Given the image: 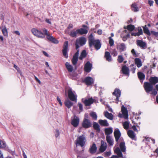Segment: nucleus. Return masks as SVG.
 Returning a JSON list of instances; mask_svg holds the SVG:
<instances>
[{
  "instance_id": "f257e3e1",
  "label": "nucleus",
  "mask_w": 158,
  "mask_h": 158,
  "mask_svg": "<svg viewBox=\"0 0 158 158\" xmlns=\"http://www.w3.org/2000/svg\"><path fill=\"white\" fill-rule=\"evenodd\" d=\"M89 45L90 47H91L93 45L94 46L95 49L98 50L101 47V44L99 40H95L92 33L88 37Z\"/></svg>"
},
{
  "instance_id": "f03ea898",
  "label": "nucleus",
  "mask_w": 158,
  "mask_h": 158,
  "mask_svg": "<svg viewBox=\"0 0 158 158\" xmlns=\"http://www.w3.org/2000/svg\"><path fill=\"white\" fill-rule=\"evenodd\" d=\"M88 30L87 29L82 28L77 29L76 30L73 29L70 31L69 35L72 37L76 38L77 36V34L82 35L86 34L87 33Z\"/></svg>"
},
{
  "instance_id": "7ed1b4c3",
  "label": "nucleus",
  "mask_w": 158,
  "mask_h": 158,
  "mask_svg": "<svg viewBox=\"0 0 158 158\" xmlns=\"http://www.w3.org/2000/svg\"><path fill=\"white\" fill-rule=\"evenodd\" d=\"M86 142V139L85 136L82 135L77 138L75 143L77 146H80L83 147L85 145Z\"/></svg>"
},
{
  "instance_id": "20e7f679",
  "label": "nucleus",
  "mask_w": 158,
  "mask_h": 158,
  "mask_svg": "<svg viewBox=\"0 0 158 158\" xmlns=\"http://www.w3.org/2000/svg\"><path fill=\"white\" fill-rule=\"evenodd\" d=\"M86 42V38L84 37H81L77 39L75 42L76 49L77 50L80 47L79 45L83 46L84 45Z\"/></svg>"
},
{
  "instance_id": "39448f33",
  "label": "nucleus",
  "mask_w": 158,
  "mask_h": 158,
  "mask_svg": "<svg viewBox=\"0 0 158 158\" xmlns=\"http://www.w3.org/2000/svg\"><path fill=\"white\" fill-rule=\"evenodd\" d=\"M68 41H65L64 42L63 46L62 52L63 56L66 58H67L68 57Z\"/></svg>"
},
{
  "instance_id": "423d86ee",
  "label": "nucleus",
  "mask_w": 158,
  "mask_h": 158,
  "mask_svg": "<svg viewBox=\"0 0 158 158\" xmlns=\"http://www.w3.org/2000/svg\"><path fill=\"white\" fill-rule=\"evenodd\" d=\"M31 31L34 35L38 38H44L46 35L44 32L43 33L41 31H39L36 28H32L31 30Z\"/></svg>"
},
{
  "instance_id": "0eeeda50",
  "label": "nucleus",
  "mask_w": 158,
  "mask_h": 158,
  "mask_svg": "<svg viewBox=\"0 0 158 158\" xmlns=\"http://www.w3.org/2000/svg\"><path fill=\"white\" fill-rule=\"evenodd\" d=\"M42 31L43 32H44V34L46 35L47 36V38L48 40L53 43L56 44L58 43L59 41L57 40L52 36L49 35L48 34V31L46 29L44 28L43 29Z\"/></svg>"
},
{
  "instance_id": "6e6552de",
  "label": "nucleus",
  "mask_w": 158,
  "mask_h": 158,
  "mask_svg": "<svg viewBox=\"0 0 158 158\" xmlns=\"http://www.w3.org/2000/svg\"><path fill=\"white\" fill-rule=\"evenodd\" d=\"M153 85L149 82H144L143 84V87L146 92L149 93L152 91L153 89Z\"/></svg>"
},
{
  "instance_id": "1a4fd4ad",
  "label": "nucleus",
  "mask_w": 158,
  "mask_h": 158,
  "mask_svg": "<svg viewBox=\"0 0 158 158\" xmlns=\"http://www.w3.org/2000/svg\"><path fill=\"white\" fill-rule=\"evenodd\" d=\"M68 98L70 100L72 101L77 102V96L74 94L71 89H68Z\"/></svg>"
},
{
  "instance_id": "9d476101",
  "label": "nucleus",
  "mask_w": 158,
  "mask_h": 158,
  "mask_svg": "<svg viewBox=\"0 0 158 158\" xmlns=\"http://www.w3.org/2000/svg\"><path fill=\"white\" fill-rule=\"evenodd\" d=\"M83 82L87 86L92 85L94 82V80L93 78L90 77H87L85 78L83 81Z\"/></svg>"
},
{
  "instance_id": "9b49d317",
  "label": "nucleus",
  "mask_w": 158,
  "mask_h": 158,
  "mask_svg": "<svg viewBox=\"0 0 158 158\" xmlns=\"http://www.w3.org/2000/svg\"><path fill=\"white\" fill-rule=\"evenodd\" d=\"M82 126L84 128H88L91 127L92 124L89 120L85 119H83Z\"/></svg>"
},
{
  "instance_id": "f8f14e48",
  "label": "nucleus",
  "mask_w": 158,
  "mask_h": 158,
  "mask_svg": "<svg viewBox=\"0 0 158 158\" xmlns=\"http://www.w3.org/2000/svg\"><path fill=\"white\" fill-rule=\"evenodd\" d=\"M79 123V118L76 116H74L73 119L71 121V124L74 127H77L78 126Z\"/></svg>"
},
{
  "instance_id": "ddd939ff",
  "label": "nucleus",
  "mask_w": 158,
  "mask_h": 158,
  "mask_svg": "<svg viewBox=\"0 0 158 158\" xmlns=\"http://www.w3.org/2000/svg\"><path fill=\"white\" fill-rule=\"evenodd\" d=\"M121 93L120 90L117 88L115 89L113 93V95H115L116 97L115 101L117 103L119 101V98L121 96Z\"/></svg>"
},
{
  "instance_id": "4468645a",
  "label": "nucleus",
  "mask_w": 158,
  "mask_h": 158,
  "mask_svg": "<svg viewBox=\"0 0 158 158\" xmlns=\"http://www.w3.org/2000/svg\"><path fill=\"white\" fill-rule=\"evenodd\" d=\"M115 141L118 143V141L121 136V133L118 129H115L114 133Z\"/></svg>"
},
{
  "instance_id": "2eb2a0df",
  "label": "nucleus",
  "mask_w": 158,
  "mask_h": 158,
  "mask_svg": "<svg viewBox=\"0 0 158 158\" xmlns=\"http://www.w3.org/2000/svg\"><path fill=\"white\" fill-rule=\"evenodd\" d=\"M83 99H82V101L84 103L85 106H90L95 101V100L92 98H89L88 99H85L83 101Z\"/></svg>"
},
{
  "instance_id": "dca6fc26",
  "label": "nucleus",
  "mask_w": 158,
  "mask_h": 158,
  "mask_svg": "<svg viewBox=\"0 0 158 158\" xmlns=\"http://www.w3.org/2000/svg\"><path fill=\"white\" fill-rule=\"evenodd\" d=\"M79 51V49L77 50V52L75 53L73 56L72 61V64L73 65H76L77 63L78 60Z\"/></svg>"
},
{
  "instance_id": "f3484780",
  "label": "nucleus",
  "mask_w": 158,
  "mask_h": 158,
  "mask_svg": "<svg viewBox=\"0 0 158 158\" xmlns=\"http://www.w3.org/2000/svg\"><path fill=\"white\" fill-rule=\"evenodd\" d=\"M126 48L125 44L123 43L119 44L117 46V49L120 52L125 51Z\"/></svg>"
},
{
  "instance_id": "a211bd4d",
  "label": "nucleus",
  "mask_w": 158,
  "mask_h": 158,
  "mask_svg": "<svg viewBox=\"0 0 158 158\" xmlns=\"http://www.w3.org/2000/svg\"><path fill=\"white\" fill-rule=\"evenodd\" d=\"M121 111L123 118L126 119H127L128 118V115L127 108L123 106L121 107Z\"/></svg>"
},
{
  "instance_id": "6ab92c4d",
  "label": "nucleus",
  "mask_w": 158,
  "mask_h": 158,
  "mask_svg": "<svg viewBox=\"0 0 158 158\" xmlns=\"http://www.w3.org/2000/svg\"><path fill=\"white\" fill-rule=\"evenodd\" d=\"M92 66V64L89 61H87L85 65V71L87 73H89L91 70Z\"/></svg>"
},
{
  "instance_id": "aec40b11",
  "label": "nucleus",
  "mask_w": 158,
  "mask_h": 158,
  "mask_svg": "<svg viewBox=\"0 0 158 158\" xmlns=\"http://www.w3.org/2000/svg\"><path fill=\"white\" fill-rule=\"evenodd\" d=\"M107 148V145L106 143L103 140L101 142V145L99 148V151L101 152L105 151Z\"/></svg>"
},
{
  "instance_id": "412c9836",
  "label": "nucleus",
  "mask_w": 158,
  "mask_h": 158,
  "mask_svg": "<svg viewBox=\"0 0 158 158\" xmlns=\"http://www.w3.org/2000/svg\"><path fill=\"white\" fill-rule=\"evenodd\" d=\"M97 150V147L95 143H93L91 146L89 150V152L91 154H94L95 153Z\"/></svg>"
},
{
  "instance_id": "4be33fe9",
  "label": "nucleus",
  "mask_w": 158,
  "mask_h": 158,
  "mask_svg": "<svg viewBox=\"0 0 158 158\" xmlns=\"http://www.w3.org/2000/svg\"><path fill=\"white\" fill-rule=\"evenodd\" d=\"M136 42L137 45L139 46L141 48L143 49H144L146 48V44L144 42L141 40H137Z\"/></svg>"
},
{
  "instance_id": "5701e85b",
  "label": "nucleus",
  "mask_w": 158,
  "mask_h": 158,
  "mask_svg": "<svg viewBox=\"0 0 158 158\" xmlns=\"http://www.w3.org/2000/svg\"><path fill=\"white\" fill-rule=\"evenodd\" d=\"M121 71L122 72V73L125 75H129V70L128 67L126 65H123L121 69Z\"/></svg>"
},
{
  "instance_id": "b1692460",
  "label": "nucleus",
  "mask_w": 158,
  "mask_h": 158,
  "mask_svg": "<svg viewBox=\"0 0 158 158\" xmlns=\"http://www.w3.org/2000/svg\"><path fill=\"white\" fill-rule=\"evenodd\" d=\"M149 82L153 85H155L158 83V77H151L149 79Z\"/></svg>"
},
{
  "instance_id": "393cba45",
  "label": "nucleus",
  "mask_w": 158,
  "mask_h": 158,
  "mask_svg": "<svg viewBox=\"0 0 158 158\" xmlns=\"http://www.w3.org/2000/svg\"><path fill=\"white\" fill-rule=\"evenodd\" d=\"M104 57L106 58V60L110 62L112 60L111 56L110 55V53L108 52H105Z\"/></svg>"
},
{
  "instance_id": "a878e982",
  "label": "nucleus",
  "mask_w": 158,
  "mask_h": 158,
  "mask_svg": "<svg viewBox=\"0 0 158 158\" xmlns=\"http://www.w3.org/2000/svg\"><path fill=\"white\" fill-rule=\"evenodd\" d=\"M127 134L130 138L133 140L135 139V133L133 131L131 130H129L127 131Z\"/></svg>"
},
{
  "instance_id": "bb28decb",
  "label": "nucleus",
  "mask_w": 158,
  "mask_h": 158,
  "mask_svg": "<svg viewBox=\"0 0 158 158\" xmlns=\"http://www.w3.org/2000/svg\"><path fill=\"white\" fill-rule=\"evenodd\" d=\"M98 123L101 126L106 127L109 125L107 120L100 119L98 120Z\"/></svg>"
},
{
  "instance_id": "cd10ccee",
  "label": "nucleus",
  "mask_w": 158,
  "mask_h": 158,
  "mask_svg": "<svg viewBox=\"0 0 158 158\" xmlns=\"http://www.w3.org/2000/svg\"><path fill=\"white\" fill-rule=\"evenodd\" d=\"M93 127L94 129L98 133H99L100 131V129L99 125L96 122L93 123Z\"/></svg>"
},
{
  "instance_id": "c85d7f7f",
  "label": "nucleus",
  "mask_w": 158,
  "mask_h": 158,
  "mask_svg": "<svg viewBox=\"0 0 158 158\" xmlns=\"http://www.w3.org/2000/svg\"><path fill=\"white\" fill-rule=\"evenodd\" d=\"M106 139L109 146H112L113 145L114 141L110 136H106Z\"/></svg>"
},
{
  "instance_id": "c756f323",
  "label": "nucleus",
  "mask_w": 158,
  "mask_h": 158,
  "mask_svg": "<svg viewBox=\"0 0 158 158\" xmlns=\"http://www.w3.org/2000/svg\"><path fill=\"white\" fill-rule=\"evenodd\" d=\"M2 31L3 35L7 37L8 35V32L6 27L5 26L2 27Z\"/></svg>"
},
{
  "instance_id": "7c9ffc66",
  "label": "nucleus",
  "mask_w": 158,
  "mask_h": 158,
  "mask_svg": "<svg viewBox=\"0 0 158 158\" xmlns=\"http://www.w3.org/2000/svg\"><path fill=\"white\" fill-rule=\"evenodd\" d=\"M104 114L105 116L109 119L112 120L113 119V115L111 113H110L106 111L104 113Z\"/></svg>"
},
{
  "instance_id": "2f4dec72",
  "label": "nucleus",
  "mask_w": 158,
  "mask_h": 158,
  "mask_svg": "<svg viewBox=\"0 0 158 158\" xmlns=\"http://www.w3.org/2000/svg\"><path fill=\"white\" fill-rule=\"evenodd\" d=\"M135 63L138 68L140 67L142 65L141 60L139 58H136L135 59Z\"/></svg>"
},
{
  "instance_id": "473e14b6",
  "label": "nucleus",
  "mask_w": 158,
  "mask_h": 158,
  "mask_svg": "<svg viewBox=\"0 0 158 158\" xmlns=\"http://www.w3.org/2000/svg\"><path fill=\"white\" fill-rule=\"evenodd\" d=\"M121 151H122L118 148H117L114 150V152L117 154L118 157H123V154Z\"/></svg>"
},
{
  "instance_id": "72a5a7b5",
  "label": "nucleus",
  "mask_w": 158,
  "mask_h": 158,
  "mask_svg": "<svg viewBox=\"0 0 158 158\" xmlns=\"http://www.w3.org/2000/svg\"><path fill=\"white\" fill-rule=\"evenodd\" d=\"M131 9L132 10L135 12H137L139 10L137 4L135 3L132 4L131 6Z\"/></svg>"
},
{
  "instance_id": "f704fd0d",
  "label": "nucleus",
  "mask_w": 158,
  "mask_h": 158,
  "mask_svg": "<svg viewBox=\"0 0 158 158\" xmlns=\"http://www.w3.org/2000/svg\"><path fill=\"white\" fill-rule=\"evenodd\" d=\"M105 135L106 136H109V135L112 134L113 130L111 128H105L104 130Z\"/></svg>"
},
{
  "instance_id": "c9c22d12",
  "label": "nucleus",
  "mask_w": 158,
  "mask_h": 158,
  "mask_svg": "<svg viewBox=\"0 0 158 158\" xmlns=\"http://www.w3.org/2000/svg\"><path fill=\"white\" fill-rule=\"evenodd\" d=\"M119 147L121 150L123 152H125L126 148L125 146V143L124 142H121L119 144Z\"/></svg>"
},
{
  "instance_id": "e433bc0d",
  "label": "nucleus",
  "mask_w": 158,
  "mask_h": 158,
  "mask_svg": "<svg viewBox=\"0 0 158 158\" xmlns=\"http://www.w3.org/2000/svg\"><path fill=\"white\" fill-rule=\"evenodd\" d=\"M142 27L143 29L144 33L149 36L150 35L151 31H150L148 28L147 27L146 25H145L144 26H143Z\"/></svg>"
},
{
  "instance_id": "4c0bfd02",
  "label": "nucleus",
  "mask_w": 158,
  "mask_h": 158,
  "mask_svg": "<svg viewBox=\"0 0 158 158\" xmlns=\"http://www.w3.org/2000/svg\"><path fill=\"white\" fill-rule=\"evenodd\" d=\"M138 78L140 80H143L145 79V75L144 74L141 72H139L137 73Z\"/></svg>"
},
{
  "instance_id": "58836bf2",
  "label": "nucleus",
  "mask_w": 158,
  "mask_h": 158,
  "mask_svg": "<svg viewBox=\"0 0 158 158\" xmlns=\"http://www.w3.org/2000/svg\"><path fill=\"white\" fill-rule=\"evenodd\" d=\"M87 56V53L85 50H83L81 53V55L79 57V59L82 60L84 58H85Z\"/></svg>"
},
{
  "instance_id": "ea45409f",
  "label": "nucleus",
  "mask_w": 158,
  "mask_h": 158,
  "mask_svg": "<svg viewBox=\"0 0 158 158\" xmlns=\"http://www.w3.org/2000/svg\"><path fill=\"white\" fill-rule=\"evenodd\" d=\"M65 106L69 109L73 105V102L69 100H68L64 102Z\"/></svg>"
},
{
  "instance_id": "a19ab883",
  "label": "nucleus",
  "mask_w": 158,
  "mask_h": 158,
  "mask_svg": "<svg viewBox=\"0 0 158 158\" xmlns=\"http://www.w3.org/2000/svg\"><path fill=\"white\" fill-rule=\"evenodd\" d=\"M65 66L68 71L69 72H72L73 70V67L72 65L69 64L68 62H66L65 63Z\"/></svg>"
},
{
  "instance_id": "79ce46f5",
  "label": "nucleus",
  "mask_w": 158,
  "mask_h": 158,
  "mask_svg": "<svg viewBox=\"0 0 158 158\" xmlns=\"http://www.w3.org/2000/svg\"><path fill=\"white\" fill-rule=\"evenodd\" d=\"M135 26L132 24H129L126 27L127 29L129 31H132L135 29Z\"/></svg>"
},
{
  "instance_id": "37998d69",
  "label": "nucleus",
  "mask_w": 158,
  "mask_h": 158,
  "mask_svg": "<svg viewBox=\"0 0 158 158\" xmlns=\"http://www.w3.org/2000/svg\"><path fill=\"white\" fill-rule=\"evenodd\" d=\"M89 115L91 116L94 119L97 120V116L95 112H91L89 113Z\"/></svg>"
},
{
  "instance_id": "c03bdc74",
  "label": "nucleus",
  "mask_w": 158,
  "mask_h": 158,
  "mask_svg": "<svg viewBox=\"0 0 158 158\" xmlns=\"http://www.w3.org/2000/svg\"><path fill=\"white\" fill-rule=\"evenodd\" d=\"M123 128L126 130L128 129L129 128V124L128 122L127 121L125 122L123 124Z\"/></svg>"
},
{
  "instance_id": "a18cd8bd",
  "label": "nucleus",
  "mask_w": 158,
  "mask_h": 158,
  "mask_svg": "<svg viewBox=\"0 0 158 158\" xmlns=\"http://www.w3.org/2000/svg\"><path fill=\"white\" fill-rule=\"evenodd\" d=\"M6 146L5 142L2 140L0 139V148H4Z\"/></svg>"
},
{
  "instance_id": "49530a36",
  "label": "nucleus",
  "mask_w": 158,
  "mask_h": 158,
  "mask_svg": "<svg viewBox=\"0 0 158 158\" xmlns=\"http://www.w3.org/2000/svg\"><path fill=\"white\" fill-rule=\"evenodd\" d=\"M109 40V44L110 46H112L114 45V41L112 38L111 37H109L108 38Z\"/></svg>"
},
{
  "instance_id": "de8ad7c7",
  "label": "nucleus",
  "mask_w": 158,
  "mask_h": 158,
  "mask_svg": "<svg viewBox=\"0 0 158 158\" xmlns=\"http://www.w3.org/2000/svg\"><path fill=\"white\" fill-rule=\"evenodd\" d=\"M117 60L119 63H121L123 61L124 58L122 56L119 55L118 56Z\"/></svg>"
},
{
  "instance_id": "09e8293b",
  "label": "nucleus",
  "mask_w": 158,
  "mask_h": 158,
  "mask_svg": "<svg viewBox=\"0 0 158 158\" xmlns=\"http://www.w3.org/2000/svg\"><path fill=\"white\" fill-rule=\"evenodd\" d=\"M138 32H137L139 36L142 35L143 34V30L140 27H139L138 28Z\"/></svg>"
},
{
  "instance_id": "8fccbe9b",
  "label": "nucleus",
  "mask_w": 158,
  "mask_h": 158,
  "mask_svg": "<svg viewBox=\"0 0 158 158\" xmlns=\"http://www.w3.org/2000/svg\"><path fill=\"white\" fill-rule=\"evenodd\" d=\"M130 67L131 68V71L133 73H135V71L136 69V67L134 66V64H131L130 65Z\"/></svg>"
},
{
  "instance_id": "3c124183",
  "label": "nucleus",
  "mask_w": 158,
  "mask_h": 158,
  "mask_svg": "<svg viewBox=\"0 0 158 158\" xmlns=\"http://www.w3.org/2000/svg\"><path fill=\"white\" fill-rule=\"evenodd\" d=\"M151 34L156 37H158V32H156L154 31H151Z\"/></svg>"
},
{
  "instance_id": "603ef678",
  "label": "nucleus",
  "mask_w": 158,
  "mask_h": 158,
  "mask_svg": "<svg viewBox=\"0 0 158 158\" xmlns=\"http://www.w3.org/2000/svg\"><path fill=\"white\" fill-rule=\"evenodd\" d=\"M78 107H79V109L81 111H82L83 110L82 105L81 103H80V102L78 103Z\"/></svg>"
},
{
  "instance_id": "864d4df0",
  "label": "nucleus",
  "mask_w": 158,
  "mask_h": 158,
  "mask_svg": "<svg viewBox=\"0 0 158 158\" xmlns=\"http://www.w3.org/2000/svg\"><path fill=\"white\" fill-rule=\"evenodd\" d=\"M151 92H152L151 94L154 95H156L157 94V92L155 89H153L152 91Z\"/></svg>"
},
{
  "instance_id": "5fc2aeb1",
  "label": "nucleus",
  "mask_w": 158,
  "mask_h": 158,
  "mask_svg": "<svg viewBox=\"0 0 158 158\" xmlns=\"http://www.w3.org/2000/svg\"><path fill=\"white\" fill-rule=\"evenodd\" d=\"M131 52L132 54L135 57L137 56V55L136 53V52L134 50V49H133L131 50Z\"/></svg>"
},
{
  "instance_id": "6e6d98bb",
  "label": "nucleus",
  "mask_w": 158,
  "mask_h": 158,
  "mask_svg": "<svg viewBox=\"0 0 158 158\" xmlns=\"http://www.w3.org/2000/svg\"><path fill=\"white\" fill-rule=\"evenodd\" d=\"M112 54H113V56H117L118 54V53L117 51L115 50V49H114L113 50Z\"/></svg>"
},
{
  "instance_id": "4d7b16f0",
  "label": "nucleus",
  "mask_w": 158,
  "mask_h": 158,
  "mask_svg": "<svg viewBox=\"0 0 158 158\" xmlns=\"http://www.w3.org/2000/svg\"><path fill=\"white\" fill-rule=\"evenodd\" d=\"M57 101L58 102L60 106H61L62 105V103L61 102L60 99L58 96L57 97Z\"/></svg>"
},
{
  "instance_id": "13d9d810",
  "label": "nucleus",
  "mask_w": 158,
  "mask_h": 158,
  "mask_svg": "<svg viewBox=\"0 0 158 158\" xmlns=\"http://www.w3.org/2000/svg\"><path fill=\"white\" fill-rule=\"evenodd\" d=\"M14 67L17 70L19 73H20V72L19 68L15 64H14Z\"/></svg>"
},
{
  "instance_id": "bf43d9fd",
  "label": "nucleus",
  "mask_w": 158,
  "mask_h": 158,
  "mask_svg": "<svg viewBox=\"0 0 158 158\" xmlns=\"http://www.w3.org/2000/svg\"><path fill=\"white\" fill-rule=\"evenodd\" d=\"M148 2L150 6H152L154 2L153 1L148 0Z\"/></svg>"
},
{
  "instance_id": "052dcab7",
  "label": "nucleus",
  "mask_w": 158,
  "mask_h": 158,
  "mask_svg": "<svg viewBox=\"0 0 158 158\" xmlns=\"http://www.w3.org/2000/svg\"><path fill=\"white\" fill-rule=\"evenodd\" d=\"M89 115L88 113H85L84 115V119H89Z\"/></svg>"
},
{
  "instance_id": "680f3d73",
  "label": "nucleus",
  "mask_w": 158,
  "mask_h": 158,
  "mask_svg": "<svg viewBox=\"0 0 158 158\" xmlns=\"http://www.w3.org/2000/svg\"><path fill=\"white\" fill-rule=\"evenodd\" d=\"M132 128L135 131H138L137 129L136 128V126L135 125H133L132 126Z\"/></svg>"
},
{
  "instance_id": "e2e57ef3",
  "label": "nucleus",
  "mask_w": 158,
  "mask_h": 158,
  "mask_svg": "<svg viewBox=\"0 0 158 158\" xmlns=\"http://www.w3.org/2000/svg\"><path fill=\"white\" fill-rule=\"evenodd\" d=\"M35 78V80L37 82L40 84H41V81H40L37 78V77L35 76H34Z\"/></svg>"
},
{
  "instance_id": "0e129e2a",
  "label": "nucleus",
  "mask_w": 158,
  "mask_h": 158,
  "mask_svg": "<svg viewBox=\"0 0 158 158\" xmlns=\"http://www.w3.org/2000/svg\"><path fill=\"white\" fill-rule=\"evenodd\" d=\"M45 22L47 23H48L49 24H50V25H51L52 24V23H51V21H50V20L48 19H45Z\"/></svg>"
},
{
  "instance_id": "69168bd1",
  "label": "nucleus",
  "mask_w": 158,
  "mask_h": 158,
  "mask_svg": "<svg viewBox=\"0 0 158 158\" xmlns=\"http://www.w3.org/2000/svg\"><path fill=\"white\" fill-rule=\"evenodd\" d=\"M59 132L58 130H56V134H55V136L56 137H57L59 135Z\"/></svg>"
},
{
  "instance_id": "338daca9",
  "label": "nucleus",
  "mask_w": 158,
  "mask_h": 158,
  "mask_svg": "<svg viewBox=\"0 0 158 158\" xmlns=\"http://www.w3.org/2000/svg\"><path fill=\"white\" fill-rule=\"evenodd\" d=\"M98 34L99 35H101L102 33V31L101 29H99L97 31Z\"/></svg>"
},
{
  "instance_id": "774afa93",
  "label": "nucleus",
  "mask_w": 158,
  "mask_h": 158,
  "mask_svg": "<svg viewBox=\"0 0 158 158\" xmlns=\"http://www.w3.org/2000/svg\"><path fill=\"white\" fill-rule=\"evenodd\" d=\"M73 25L72 24H69L67 27L68 29H69L70 28H73Z\"/></svg>"
}]
</instances>
